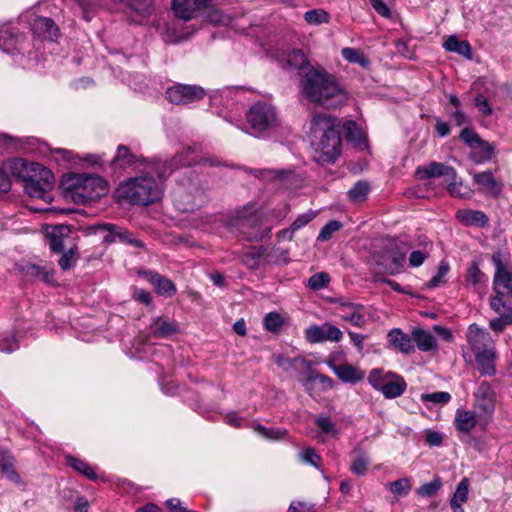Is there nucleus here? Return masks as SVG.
I'll list each match as a JSON object with an SVG mask.
<instances>
[{"label": "nucleus", "instance_id": "1", "mask_svg": "<svg viewBox=\"0 0 512 512\" xmlns=\"http://www.w3.org/2000/svg\"><path fill=\"white\" fill-rule=\"evenodd\" d=\"M299 91L309 102L325 108L341 107L348 99L343 85L321 66L304 70L299 78Z\"/></svg>", "mask_w": 512, "mask_h": 512}, {"label": "nucleus", "instance_id": "2", "mask_svg": "<svg viewBox=\"0 0 512 512\" xmlns=\"http://www.w3.org/2000/svg\"><path fill=\"white\" fill-rule=\"evenodd\" d=\"M309 138L315 158L321 163H333L341 153L338 119L326 114H314L310 121Z\"/></svg>", "mask_w": 512, "mask_h": 512}, {"label": "nucleus", "instance_id": "3", "mask_svg": "<svg viewBox=\"0 0 512 512\" xmlns=\"http://www.w3.org/2000/svg\"><path fill=\"white\" fill-rule=\"evenodd\" d=\"M466 339L475 355V360L481 374L494 375L497 353L495 342L490 333L474 323L469 325Z\"/></svg>", "mask_w": 512, "mask_h": 512}, {"label": "nucleus", "instance_id": "4", "mask_svg": "<svg viewBox=\"0 0 512 512\" xmlns=\"http://www.w3.org/2000/svg\"><path fill=\"white\" fill-rule=\"evenodd\" d=\"M64 185L78 204L95 201L108 193L107 182L96 175L72 173L65 177Z\"/></svg>", "mask_w": 512, "mask_h": 512}, {"label": "nucleus", "instance_id": "5", "mask_svg": "<svg viewBox=\"0 0 512 512\" xmlns=\"http://www.w3.org/2000/svg\"><path fill=\"white\" fill-rule=\"evenodd\" d=\"M117 194L131 203L149 205L161 198L162 186L151 176L143 175L121 183Z\"/></svg>", "mask_w": 512, "mask_h": 512}, {"label": "nucleus", "instance_id": "6", "mask_svg": "<svg viewBox=\"0 0 512 512\" xmlns=\"http://www.w3.org/2000/svg\"><path fill=\"white\" fill-rule=\"evenodd\" d=\"M368 382L374 389L381 391L386 398L390 399L401 396L407 387L401 376L383 369L372 370L368 376Z\"/></svg>", "mask_w": 512, "mask_h": 512}, {"label": "nucleus", "instance_id": "7", "mask_svg": "<svg viewBox=\"0 0 512 512\" xmlns=\"http://www.w3.org/2000/svg\"><path fill=\"white\" fill-rule=\"evenodd\" d=\"M247 121L252 133L258 135L277 126L275 108L266 102H257L249 109Z\"/></svg>", "mask_w": 512, "mask_h": 512}, {"label": "nucleus", "instance_id": "8", "mask_svg": "<svg viewBox=\"0 0 512 512\" xmlns=\"http://www.w3.org/2000/svg\"><path fill=\"white\" fill-rule=\"evenodd\" d=\"M492 262L495 265L493 289L496 294H507L512 297V268L507 263V255L497 251L492 255Z\"/></svg>", "mask_w": 512, "mask_h": 512}, {"label": "nucleus", "instance_id": "9", "mask_svg": "<svg viewBox=\"0 0 512 512\" xmlns=\"http://www.w3.org/2000/svg\"><path fill=\"white\" fill-rule=\"evenodd\" d=\"M406 249L394 242H389L380 255H375L377 265L382 266L390 275L398 274L404 268L406 262Z\"/></svg>", "mask_w": 512, "mask_h": 512}, {"label": "nucleus", "instance_id": "10", "mask_svg": "<svg viewBox=\"0 0 512 512\" xmlns=\"http://www.w3.org/2000/svg\"><path fill=\"white\" fill-rule=\"evenodd\" d=\"M175 207L181 212H191L201 207L204 202L203 193L195 186H179L173 192Z\"/></svg>", "mask_w": 512, "mask_h": 512}, {"label": "nucleus", "instance_id": "11", "mask_svg": "<svg viewBox=\"0 0 512 512\" xmlns=\"http://www.w3.org/2000/svg\"><path fill=\"white\" fill-rule=\"evenodd\" d=\"M205 91L197 85L176 84L166 90V98L176 105H186L203 99Z\"/></svg>", "mask_w": 512, "mask_h": 512}, {"label": "nucleus", "instance_id": "12", "mask_svg": "<svg viewBox=\"0 0 512 512\" xmlns=\"http://www.w3.org/2000/svg\"><path fill=\"white\" fill-rule=\"evenodd\" d=\"M46 236L51 250L55 253H62L66 249H77L71 229L67 225L48 226Z\"/></svg>", "mask_w": 512, "mask_h": 512}, {"label": "nucleus", "instance_id": "13", "mask_svg": "<svg viewBox=\"0 0 512 512\" xmlns=\"http://www.w3.org/2000/svg\"><path fill=\"white\" fill-rule=\"evenodd\" d=\"M92 229L95 234L99 232H107L103 237V241L105 243L110 244L114 242H122L134 247H144L143 242L136 239L131 232L115 224L102 223L95 225Z\"/></svg>", "mask_w": 512, "mask_h": 512}, {"label": "nucleus", "instance_id": "14", "mask_svg": "<svg viewBox=\"0 0 512 512\" xmlns=\"http://www.w3.org/2000/svg\"><path fill=\"white\" fill-rule=\"evenodd\" d=\"M305 337L312 344L324 341L339 342L343 337V333L338 327L325 322L322 325L314 324L307 327L305 329Z\"/></svg>", "mask_w": 512, "mask_h": 512}, {"label": "nucleus", "instance_id": "15", "mask_svg": "<svg viewBox=\"0 0 512 512\" xmlns=\"http://www.w3.org/2000/svg\"><path fill=\"white\" fill-rule=\"evenodd\" d=\"M24 184L26 193L32 198L46 199L47 192L53 187L54 177L49 170L48 175L33 173Z\"/></svg>", "mask_w": 512, "mask_h": 512}, {"label": "nucleus", "instance_id": "16", "mask_svg": "<svg viewBox=\"0 0 512 512\" xmlns=\"http://www.w3.org/2000/svg\"><path fill=\"white\" fill-rule=\"evenodd\" d=\"M213 0H173L172 9L175 16L184 21L196 18Z\"/></svg>", "mask_w": 512, "mask_h": 512}, {"label": "nucleus", "instance_id": "17", "mask_svg": "<svg viewBox=\"0 0 512 512\" xmlns=\"http://www.w3.org/2000/svg\"><path fill=\"white\" fill-rule=\"evenodd\" d=\"M8 168L12 175L25 181L33 173H40V175H48L49 169L43 165L35 162H28L22 158H14L8 161Z\"/></svg>", "mask_w": 512, "mask_h": 512}, {"label": "nucleus", "instance_id": "18", "mask_svg": "<svg viewBox=\"0 0 512 512\" xmlns=\"http://www.w3.org/2000/svg\"><path fill=\"white\" fill-rule=\"evenodd\" d=\"M416 177L419 180H427L429 178L445 177L446 181L456 179V170L448 165L440 162H430L427 165L420 166L416 169Z\"/></svg>", "mask_w": 512, "mask_h": 512}, {"label": "nucleus", "instance_id": "19", "mask_svg": "<svg viewBox=\"0 0 512 512\" xmlns=\"http://www.w3.org/2000/svg\"><path fill=\"white\" fill-rule=\"evenodd\" d=\"M302 385L310 395H315L331 390L333 380L326 375L310 370L308 376L302 380Z\"/></svg>", "mask_w": 512, "mask_h": 512}, {"label": "nucleus", "instance_id": "20", "mask_svg": "<svg viewBox=\"0 0 512 512\" xmlns=\"http://www.w3.org/2000/svg\"><path fill=\"white\" fill-rule=\"evenodd\" d=\"M32 31L38 37L54 41L58 38L60 31L54 21L46 17H36L32 24Z\"/></svg>", "mask_w": 512, "mask_h": 512}, {"label": "nucleus", "instance_id": "21", "mask_svg": "<svg viewBox=\"0 0 512 512\" xmlns=\"http://www.w3.org/2000/svg\"><path fill=\"white\" fill-rule=\"evenodd\" d=\"M387 341L390 347L401 353L409 354L414 351L412 338L399 328H393L388 332Z\"/></svg>", "mask_w": 512, "mask_h": 512}, {"label": "nucleus", "instance_id": "22", "mask_svg": "<svg viewBox=\"0 0 512 512\" xmlns=\"http://www.w3.org/2000/svg\"><path fill=\"white\" fill-rule=\"evenodd\" d=\"M328 366L332 369L336 376L345 383H358L364 378L365 375L363 371L348 363L337 365L332 362H328Z\"/></svg>", "mask_w": 512, "mask_h": 512}, {"label": "nucleus", "instance_id": "23", "mask_svg": "<svg viewBox=\"0 0 512 512\" xmlns=\"http://www.w3.org/2000/svg\"><path fill=\"white\" fill-rule=\"evenodd\" d=\"M23 37L12 28L0 29V49L6 53H14L22 49Z\"/></svg>", "mask_w": 512, "mask_h": 512}, {"label": "nucleus", "instance_id": "24", "mask_svg": "<svg viewBox=\"0 0 512 512\" xmlns=\"http://www.w3.org/2000/svg\"><path fill=\"white\" fill-rule=\"evenodd\" d=\"M178 332V325L166 318H156L149 327L150 336L156 339L167 338Z\"/></svg>", "mask_w": 512, "mask_h": 512}, {"label": "nucleus", "instance_id": "25", "mask_svg": "<svg viewBox=\"0 0 512 512\" xmlns=\"http://www.w3.org/2000/svg\"><path fill=\"white\" fill-rule=\"evenodd\" d=\"M456 218L465 226L485 227L488 224L487 215L479 210L460 209Z\"/></svg>", "mask_w": 512, "mask_h": 512}, {"label": "nucleus", "instance_id": "26", "mask_svg": "<svg viewBox=\"0 0 512 512\" xmlns=\"http://www.w3.org/2000/svg\"><path fill=\"white\" fill-rule=\"evenodd\" d=\"M477 424V416L474 411L458 409L455 414L454 425L459 432L469 433Z\"/></svg>", "mask_w": 512, "mask_h": 512}, {"label": "nucleus", "instance_id": "27", "mask_svg": "<svg viewBox=\"0 0 512 512\" xmlns=\"http://www.w3.org/2000/svg\"><path fill=\"white\" fill-rule=\"evenodd\" d=\"M283 67L291 70H299L301 75L307 67H313L309 64L307 57L301 50L293 49L287 53L283 60Z\"/></svg>", "mask_w": 512, "mask_h": 512}, {"label": "nucleus", "instance_id": "28", "mask_svg": "<svg viewBox=\"0 0 512 512\" xmlns=\"http://www.w3.org/2000/svg\"><path fill=\"white\" fill-rule=\"evenodd\" d=\"M340 317L356 327H363L365 325L364 315L361 313V307L358 305L351 303L342 304L340 307Z\"/></svg>", "mask_w": 512, "mask_h": 512}, {"label": "nucleus", "instance_id": "29", "mask_svg": "<svg viewBox=\"0 0 512 512\" xmlns=\"http://www.w3.org/2000/svg\"><path fill=\"white\" fill-rule=\"evenodd\" d=\"M469 480L463 478L457 485L450 500V507L453 512H465L462 505L468 500Z\"/></svg>", "mask_w": 512, "mask_h": 512}, {"label": "nucleus", "instance_id": "30", "mask_svg": "<svg viewBox=\"0 0 512 512\" xmlns=\"http://www.w3.org/2000/svg\"><path fill=\"white\" fill-rule=\"evenodd\" d=\"M412 340L415 341L419 350L427 352L437 350V342L435 337L422 328H415L412 331Z\"/></svg>", "mask_w": 512, "mask_h": 512}, {"label": "nucleus", "instance_id": "31", "mask_svg": "<svg viewBox=\"0 0 512 512\" xmlns=\"http://www.w3.org/2000/svg\"><path fill=\"white\" fill-rule=\"evenodd\" d=\"M477 405L485 412L493 410L494 393L491 386L487 382L481 383L475 392Z\"/></svg>", "mask_w": 512, "mask_h": 512}, {"label": "nucleus", "instance_id": "32", "mask_svg": "<svg viewBox=\"0 0 512 512\" xmlns=\"http://www.w3.org/2000/svg\"><path fill=\"white\" fill-rule=\"evenodd\" d=\"M275 362L278 367L282 368L284 371L288 372L290 370L299 371L302 369L311 368V362L307 361L303 357H295V358H287L284 356H277L275 358Z\"/></svg>", "mask_w": 512, "mask_h": 512}, {"label": "nucleus", "instance_id": "33", "mask_svg": "<svg viewBox=\"0 0 512 512\" xmlns=\"http://www.w3.org/2000/svg\"><path fill=\"white\" fill-rule=\"evenodd\" d=\"M443 46L447 51L455 52L468 59H471L472 57V51L468 41H461L456 36H449L445 40Z\"/></svg>", "mask_w": 512, "mask_h": 512}, {"label": "nucleus", "instance_id": "34", "mask_svg": "<svg viewBox=\"0 0 512 512\" xmlns=\"http://www.w3.org/2000/svg\"><path fill=\"white\" fill-rule=\"evenodd\" d=\"M495 147L493 144L480 140L472 148V158L476 163H482L492 158Z\"/></svg>", "mask_w": 512, "mask_h": 512}, {"label": "nucleus", "instance_id": "35", "mask_svg": "<svg viewBox=\"0 0 512 512\" xmlns=\"http://www.w3.org/2000/svg\"><path fill=\"white\" fill-rule=\"evenodd\" d=\"M149 281L155 286L157 292L161 295L172 296L176 293V287L172 281L157 273H151Z\"/></svg>", "mask_w": 512, "mask_h": 512}, {"label": "nucleus", "instance_id": "36", "mask_svg": "<svg viewBox=\"0 0 512 512\" xmlns=\"http://www.w3.org/2000/svg\"><path fill=\"white\" fill-rule=\"evenodd\" d=\"M474 180L482 187L485 192L492 194H497L500 192V187L498 186L492 173L489 171L474 174Z\"/></svg>", "mask_w": 512, "mask_h": 512}, {"label": "nucleus", "instance_id": "37", "mask_svg": "<svg viewBox=\"0 0 512 512\" xmlns=\"http://www.w3.org/2000/svg\"><path fill=\"white\" fill-rule=\"evenodd\" d=\"M22 271L24 275L31 280L39 279L46 283L53 280V275L49 271L35 264H26L23 266Z\"/></svg>", "mask_w": 512, "mask_h": 512}, {"label": "nucleus", "instance_id": "38", "mask_svg": "<svg viewBox=\"0 0 512 512\" xmlns=\"http://www.w3.org/2000/svg\"><path fill=\"white\" fill-rule=\"evenodd\" d=\"M0 471L11 481L19 480V475L14 469L13 458L6 451H0Z\"/></svg>", "mask_w": 512, "mask_h": 512}, {"label": "nucleus", "instance_id": "39", "mask_svg": "<svg viewBox=\"0 0 512 512\" xmlns=\"http://www.w3.org/2000/svg\"><path fill=\"white\" fill-rule=\"evenodd\" d=\"M450 271V266L447 262H440L436 274L425 284L427 288L434 289L442 286L447 281V274Z\"/></svg>", "mask_w": 512, "mask_h": 512}, {"label": "nucleus", "instance_id": "40", "mask_svg": "<svg viewBox=\"0 0 512 512\" xmlns=\"http://www.w3.org/2000/svg\"><path fill=\"white\" fill-rule=\"evenodd\" d=\"M127 6L142 17L151 15L154 9L153 0H125Z\"/></svg>", "mask_w": 512, "mask_h": 512}, {"label": "nucleus", "instance_id": "41", "mask_svg": "<svg viewBox=\"0 0 512 512\" xmlns=\"http://www.w3.org/2000/svg\"><path fill=\"white\" fill-rule=\"evenodd\" d=\"M342 57L350 63L359 64L362 67H367L369 65V60L362 51L355 48H343L341 51Z\"/></svg>", "mask_w": 512, "mask_h": 512}, {"label": "nucleus", "instance_id": "42", "mask_svg": "<svg viewBox=\"0 0 512 512\" xmlns=\"http://www.w3.org/2000/svg\"><path fill=\"white\" fill-rule=\"evenodd\" d=\"M66 459H67L68 464L71 467H73L76 471H78L79 473H81L82 475L87 477L88 479H90V480L97 479V474L95 473L93 468L88 463H86L80 459H77L75 457H72V456H68Z\"/></svg>", "mask_w": 512, "mask_h": 512}, {"label": "nucleus", "instance_id": "43", "mask_svg": "<svg viewBox=\"0 0 512 512\" xmlns=\"http://www.w3.org/2000/svg\"><path fill=\"white\" fill-rule=\"evenodd\" d=\"M370 185L366 181H358L348 192L349 198L354 202H362L367 198Z\"/></svg>", "mask_w": 512, "mask_h": 512}, {"label": "nucleus", "instance_id": "44", "mask_svg": "<svg viewBox=\"0 0 512 512\" xmlns=\"http://www.w3.org/2000/svg\"><path fill=\"white\" fill-rule=\"evenodd\" d=\"M182 165H190V162L181 161L177 158H173L170 162H159L156 164V172L158 173V177L160 179L165 178L167 175L171 174L174 168Z\"/></svg>", "mask_w": 512, "mask_h": 512}, {"label": "nucleus", "instance_id": "45", "mask_svg": "<svg viewBox=\"0 0 512 512\" xmlns=\"http://www.w3.org/2000/svg\"><path fill=\"white\" fill-rule=\"evenodd\" d=\"M252 429L268 440H279L286 434V430L278 428H267L261 424H254Z\"/></svg>", "mask_w": 512, "mask_h": 512}, {"label": "nucleus", "instance_id": "46", "mask_svg": "<svg viewBox=\"0 0 512 512\" xmlns=\"http://www.w3.org/2000/svg\"><path fill=\"white\" fill-rule=\"evenodd\" d=\"M315 423L323 433L334 438L338 437L339 429L329 417L319 416L315 419Z\"/></svg>", "mask_w": 512, "mask_h": 512}, {"label": "nucleus", "instance_id": "47", "mask_svg": "<svg viewBox=\"0 0 512 512\" xmlns=\"http://www.w3.org/2000/svg\"><path fill=\"white\" fill-rule=\"evenodd\" d=\"M304 19L310 25H320L328 23L329 14L323 9H313L304 13Z\"/></svg>", "mask_w": 512, "mask_h": 512}, {"label": "nucleus", "instance_id": "48", "mask_svg": "<svg viewBox=\"0 0 512 512\" xmlns=\"http://www.w3.org/2000/svg\"><path fill=\"white\" fill-rule=\"evenodd\" d=\"M508 324H512V308H508L505 314L499 315V317L490 320L489 327L497 332H502Z\"/></svg>", "mask_w": 512, "mask_h": 512}, {"label": "nucleus", "instance_id": "49", "mask_svg": "<svg viewBox=\"0 0 512 512\" xmlns=\"http://www.w3.org/2000/svg\"><path fill=\"white\" fill-rule=\"evenodd\" d=\"M284 323L282 316L276 312L268 313L263 319V326L267 331L277 332Z\"/></svg>", "mask_w": 512, "mask_h": 512}, {"label": "nucleus", "instance_id": "50", "mask_svg": "<svg viewBox=\"0 0 512 512\" xmlns=\"http://www.w3.org/2000/svg\"><path fill=\"white\" fill-rule=\"evenodd\" d=\"M466 281L473 286H477L486 281L485 274L479 269L475 262L471 263L467 269Z\"/></svg>", "mask_w": 512, "mask_h": 512}, {"label": "nucleus", "instance_id": "51", "mask_svg": "<svg viewBox=\"0 0 512 512\" xmlns=\"http://www.w3.org/2000/svg\"><path fill=\"white\" fill-rule=\"evenodd\" d=\"M387 487L395 495L406 496L411 490V483L408 478H402L389 483Z\"/></svg>", "mask_w": 512, "mask_h": 512}, {"label": "nucleus", "instance_id": "52", "mask_svg": "<svg viewBox=\"0 0 512 512\" xmlns=\"http://www.w3.org/2000/svg\"><path fill=\"white\" fill-rule=\"evenodd\" d=\"M447 190L453 197L470 198L472 196V191L469 187L464 185L462 182H456L455 180L450 181Z\"/></svg>", "mask_w": 512, "mask_h": 512}, {"label": "nucleus", "instance_id": "53", "mask_svg": "<svg viewBox=\"0 0 512 512\" xmlns=\"http://www.w3.org/2000/svg\"><path fill=\"white\" fill-rule=\"evenodd\" d=\"M344 133L348 140L360 143L363 139L362 132L356 122L349 120L344 123Z\"/></svg>", "mask_w": 512, "mask_h": 512}, {"label": "nucleus", "instance_id": "54", "mask_svg": "<svg viewBox=\"0 0 512 512\" xmlns=\"http://www.w3.org/2000/svg\"><path fill=\"white\" fill-rule=\"evenodd\" d=\"M441 486H442V482L439 478H437L431 482L424 483L423 485H421L416 490V493L422 497H431L438 492V490L441 488Z\"/></svg>", "mask_w": 512, "mask_h": 512}, {"label": "nucleus", "instance_id": "55", "mask_svg": "<svg viewBox=\"0 0 512 512\" xmlns=\"http://www.w3.org/2000/svg\"><path fill=\"white\" fill-rule=\"evenodd\" d=\"M329 281H330L329 275L327 273L320 272V273H316V274L312 275L309 278L308 286L312 290L317 291L322 288H325L328 285Z\"/></svg>", "mask_w": 512, "mask_h": 512}, {"label": "nucleus", "instance_id": "56", "mask_svg": "<svg viewBox=\"0 0 512 512\" xmlns=\"http://www.w3.org/2000/svg\"><path fill=\"white\" fill-rule=\"evenodd\" d=\"M370 464L369 459L365 455L357 456L351 463L350 470L356 475H365Z\"/></svg>", "mask_w": 512, "mask_h": 512}, {"label": "nucleus", "instance_id": "57", "mask_svg": "<svg viewBox=\"0 0 512 512\" xmlns=\"http://www.w3.org/2000/svg\"><path fill=\"white\" fill-rule=\"evenodd\" d=\"M301 461L310 464L316 468H320L322 458L313 448H306L300 453Z\"/></svg>", "mask_w": 512, "mask_h": 512}, {"label": "nucleus", "instance_id": "58", "mask_svg": "<svg viewBox=\"0 0 512 512\" xmlns=\"http://www.w3.org/2000/svg\"><path fill=\"white\" fill-rule=\"evenodd\" d=\"M342 227V224L339 221L331 220L329 221L320 231L318 235L319 241H327L329 240L333 233L339 231Z\"/></svg>", "mask_w": 512, "mask_h": 512}, {"label": "nucleus", "instance_id": "59", "mask_svg": "<svg viewBox=\"0 0 512 512\" xmlns=\"http://www.w3.org/2000/svg\"><path fill=\"white\" fill-rule=\"evenodd\" d=\"M421 399L424 402H433L436 404H446L450 401L451 395L448 392H434L430 394H422Z\"/></svg>", "mask_w": 512, "mask_h": 512}, {"label": "nucleus", "instance_id": "60", "mask_svg": "<svg viewBox=\"0 0 512 512\" xmlns=\"http://www.w3.org/2000/svg\"><path fill=\"white\" fill-rule=\"evenodd\" d=\"M316 215H317L316 212L310 210V211L298 216L297 219L291 224V227H290L291 232L293 233V232L299 230L300 228L304 227L305 225H307L309 222H311L316 217Z\"/></svg>", "mask_w": 512, "mask_h": 512}, {"label": "nucleus", "instance_id": "61", "mask_svg": "<svg viewBox=\"0 0 512 512\" xmlns=\"http://www.w3.org/2000/svg\"><path fill=\"white\" fill-rule=\"evenodd\" d=\"M114 162L119 166H125L126 164H130L132 162V156L126 146L118 147L116 156L114 157Z\"/></svg>", "mask_w": 512, "mask_h": 512}, {"label": "nucleus", "instance_id": "62", "mask_svg": "<svg viewBox=\"0 0 512 512\" xmlns=\"http://www.w3.org/2000/svg\"><path fill=\"white\" fill-rule=\"evenodd\" d=\"M461 139L472 149L481 140L471 129L464 128L460 134Z\"/></svg>", "mask_w": 512, "mask_h": 512}, {"label": "nucleus", "instance_id": "63", "mask_svg": "<svg viewBox=\"0 0 512 512\" xmlns=\"http://www.w3.org/2000/svg\"><path fill=\"white\" fill-rule=\"evenodd\" d=\"M370 4L373 7V9L382 17H391V10L383 0H370Z\"/></svg>", "mask_w": 512, "mask_h": 512}, {"label": "nucleus", "instance_id": "64", "mask_svg": "<svg viewBox=\"0 0 512 512\" xmlns=\"http://www.w3.org/2000/svg\"><path fill=\"white\" fill-rule=\"evenodd\" d=\"M287 512H314V505L303 501L292 502Z\"/></svg>", "mask_w": 512, "mask_h": 512}]
</instances>
